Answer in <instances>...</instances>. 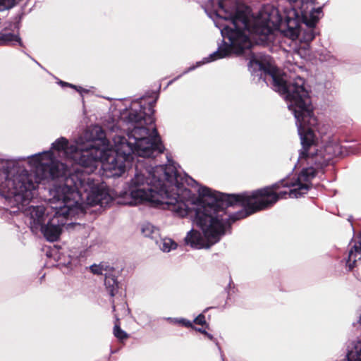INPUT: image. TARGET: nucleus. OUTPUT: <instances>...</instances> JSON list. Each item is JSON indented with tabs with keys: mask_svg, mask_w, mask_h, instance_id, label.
<instances>
[{
	"mask_svg": "<svg viewBox=\"0 0 361 361\" xmlns=\"http://www.w3.org/2000/svg\"><path fill=\"white\" fill-rule=\"evenodd\" d=\"M357 259L353 255V250H350L348 259L346 260V266L348 267L349 271H352L356 267Z\"/></svg>",
	"mask_w": 361,
	"mask_h": 361,
	"instance_id": "nucleus-28",
	"label": "nucleus"
},
{
	"mask_svg": "<svg viewBox=\"0 0 361 361\" xmlns=\"http://www.w3.org/2000/svg\"><path fill=\"white\" fill-rule=\"evenodd\" d=\"M66 165L62 161L56 159L55 156L49 158L47 164L42 165L39 167V173H40L42 181L48 180H59L58 182L53 185V187L49 189V194L51 195V190L54 189L56 185L63 184L65 178H67L66 175ZM72 174H71V176ZM68 176V177H69Z\"/></svg>",
	"mask_w": 361,
	"mask_h": 361,
	"instance_id": "nucleus-15",
	"label": "nucleus"
},
{
	"mask_svg": "<svg viewBox=\"0 0 361 361\" xmlns=\"http://www.w3.org/2000/svg\"><path fill=\"white\" fill-rule=\"evenodd\" d=\"M296 168H301L296 178H293L290 183H285L286 187H295L289 190L290 197L299 198L307 194L312 189V180L317 176L318 171L312 167L304 164H298Z\"/></svg>",
	"mask_w": 361,
	"mask_h": 361,
	"instance_id": "nucleus-13",
	"label": "nucleus"
},
{
	"mask_svg": "<svg viewBox=\"0 0 361 361\" xmlns=\"http://www.w3.org/2000/svg\"><path fill=\"white\" fill-rule=\"evenodd\" d=\"M359 323L361 325V314L360 315V317H359Z\"/></svg>",
	"mask_w": 361,
	"mask_h": 361,
	"instance_id": "nucleus-41",
	"label": "nucleus"
},
{
	"mask_svg": "<svg viewBox=\"0 0 361 361\" xmlns=\"http://www.w3.org/2000/svg\"><path fill=\"white\" fill-rule=\"evenodd\" d=\"M18 4V0H0V11H4L13 8Z\"/></svg>",
	"mask_w": 361,
	"mask_h": 361,
	"instance_id": "nucleus-26",
	"label": "nucleus"
},
{
	"mask_svg": "<svg viewBox=\"0 0 361 361\" xmlns=\"http://www.w3.org/2000/svg\"><path fill=\"white\" fill-rule=\"evenodd\" d=\"M56 205L52 208L54 214L49 216L44 206H26L23 209L25 214L30 216V228L32 233L37 234L40 232L48 242H55L59 238L63 228L67 231L81 230L84 226L80 223L69 221V217L75 216L73 207H69L66 202L61 198H53ZM20 209L19 210H20Z\"/></svg>",
	"mask_w": 361,
	"mask_h": 361,
	"instance_id": "nucleus-8",
	"label": "nucleus"
},
{
	"mask_svg": "<svg viewBox=\"0 0 361 361\" xmlns=\"http://www.w3.org/2000/svg\"><path fill=\"white\" fill-rule=\"evenodd\" d=\"M114 335L119 341H123L128 338L129 335L118 324H115L114 327Z\"/></svg>",
	"mask_w": 361,
	"mask_h": 361,
	"instance_id": "nucleus-25",
	"label": "nucleus"
},
{
	"mask_svg": "<svg viewBox=\"0 0 361 361\" xmlns=\"http://www.w3.org/2000/svg\"><path fill=\"white\" fill-rule=\"evenodd\" d=\"M71 146H74L73 145H70L67 138L64 137H60L56 139L51 146L49 150H55L58 152H63L66 154L68 158L71 159Z\"/></svg>",
	"mask_w": 361,
	"mask_h": 361,
	"instance_id": "nucleus-18",
	"label": "nucleus"
},
{
	"mask_svg": "<svg viewBox=\"0 0 361 361\" xmlns=\"http://www.w3.org/2000/svg\"><path fill=\"white\" fill-rule=\"evenodd\" d=\"M84 143L88 145L89 148L105 151L106 154H114V146L111 147L106 133L100 126H95L92 129L85 131L84 134Z\"/></svg>",
	"mask_w": 361,
	"mask_h": 361,
	"instance_id": "nucleus-16",
	"label": "nucleus"
},
{
	"mask_svg": "<svg viewBox=\"0 0 361 361\" xmlns=\"http://www.w3.org/2000/svg\"><path fill=\"white\" fill-rule=\"evenodd\" d=\"M15 28H16V29L19 30V28H20V23H19V22H18L17 23H16V25H15Z\"/></svg>",
	"mask_w": 361,
	"mask_h": 361,
	"instance_id": "nucleus-38",
	"label": "nucleus"
},
{
	"mask_svg": "<svg viewBox=\"0 0 361 361\" xmlns=\"http://www.w3.org/2000/svg\"><path fill=\"white\" fill-rule=\"evenodd\" d=\"M142 233L147 238H155L159 230L150 223H145L141 228Z\"/></svg>",
	"mask_w": 361,
	"mask_h": 361,
	"instance_id": "nucleus-21",
	"label": "nucleus"
},
{
	"mask_svg": "<svg viewBox=\"0 0 361 361\" xmlns=\"http://www.w3.org/2000/svg\"><path fill=\"white\" fill-rule=\"evenodd\" d=\"M35 63H37V65H38V66H39V67H41L42 68L44 69V68L42 67V66L39 63H38L37 61H35Z\"/></svg>",
	"mask_w": 361,
	"mask_h": 361,
	"instance_id": "nucleus-40",
	"label": "nucleus"
},
{
	"mask_svg": "<svg viewBox=\"0 0 361 361\" xmlns=\"http://www.w3.org/2000/svg\"><path fill=\"white\" fill-rule=\"evenodd\" d=\"M51 196L63 200L70 208L74 209L76 215L83 213L85 201L92 206H102L112 200L109 190L104 185L90 178H80L76 174L65 178L63 184L56 185L51 190Z\"/></svg>",
	"mask_w": 361,
	"mask_h": 361,
	"instance_id": "nucleus-9",
	"label": "nucleus"
},
{
	"mask_svg": "<svg viewBox=\"0 0 361 361\" xmlns=\"http://www.w3.org/2000/svg\"><path fill=\"white\" fill-rule=\"evenodd\" d=\"M160 154H159V155ZM154 157H141L135 154L132 161L130 169L133 166L135 159V173L128 183L126 193L135 203L142 202H153L156 196H160L164 200L166 208L171 210L173 215L184 217L188 215V206L186 198L183 196L188 195L191 191L184 187V182L191 187L199 186V183L185 173L184 177L179 173L176 163L167 156V164H148L142 159H154Z\"/></svg>",
	"mask_w": 361,
	"mask_h": 361,
	"instance_id": "nucleus-2",
	"label": "nucleus"
},
{
	"mask_svg": "<svg viewBox=\"0 0 361 361\" xmlns=\"http://www.w3.org/2000/svg\"><path fill=\"white\" fill-rule=\"evenodd\" d=\"M183 72L180 74L179 75L176 76V78H174L173 80H171L168 83H167V85H166V87H169V85H171L174 81L177 80L178 79H179L180 78H181L183 75Z\"/></svg>",
	"mask_w": 361,
	"mask_h": 361,
	"instance_id": "nucleus-36",
	"label": "nucleus"
},
{
	"mask_svg": "<svg viewBox=\"0 0 361 361\" xmlns=\"http://www.w3.org/2000/svg\"><path fill=\"white\" fill-rule=\"evenodd\" d=\"M157 90L156 91L148 90L142 96L133 100L130 105H131V107L135 106L137 105L139 103H141L142 99H145V98L152 97H153V95H157Z\"/></svg>",
	"mask_w": 361,
	"mask_h": 361,
	"instance_id": "nucleus-27",
	"label": "nucleus"
},
{
	"mask_svg": "<svg viewBox=\"0 0 361 361\" xmlns=\"http://www.w3.org/2000/svg\"><path fill=\"white\" fill-rule=\"evenodd\" d=\"M16 171L15 161L0 160V196L8 200L11 207L16 206L20 209L19 200L24 198L23 191L25 194L30 193L29 190H26L23 181H26L28 187H32V183H29L26 173L15 176Z\"/></svg>",
	"mask_w": 361,
	"mask_h": 361,
	"instance_id": "nucleus-10",
	"label": "nucleus"
},
{
	"mask_svg": "<svg viewBox=\"0 0 361 361\" xmlns=\"http://www.w3.org/2000/svg\"><path fill=\"white\" fill-rule=\"evenodd\" d=\"M285 183H290V181L286 180L285 178H282L279 182L271 185L254 190L263 210L271 208L279 200L286 198L287 195H289V191L283 190L279 192L274 191V190H276L280 187L286 188L283 185Z\"/></svg>",
	"mask_w": 361,
	"mask_h": 361,
	"instance_id": "nucleus-14",
	"label": "nucleus"
},
{
	"mask_svg": "<svg viewBox=\"0 0 361 361\" xmlns=\"http://www.w3.org/2000/svg\"><path fill=\"white\" fill-rule=\"evenodd\" d=\"M58 84L60 85L63 87H68L71 88L76 87L75 85H73V84H71V83H69V82H65V81H63L61 80H59Z\"/></svg>",
	"mask_w": 361,
	"mask_h": 361,
	"instance_id": "nucleus-33",
	"label": "nucleus"
},
{
	"mask_svg": "<svg viewBox=\"0 0 361 361\" xmlns=\"http://www.w3.org/2000/svg\"><path fill=\"white\" fill-rule=\"evenodd\" d=\"M73 89L75 90L78 92H79L81 96H82V93H87L89 92L88 90L78 85H76V87H73Z\"/></svg>",
	"mask_w": 361,
	"mask_h": 361,
	"instance_id": "nucleus-34",
	"label": "nucleus"
},
{
	"mask_svg": "<svg viewBox=\"0 0 361 361\" xmlns=\"http://www.w3.org/2000/svg\"><path fill=\"white\" fill-rule=\"evenodd\" d=\"M104 285L110 296L114 297L119 288L117 276L113 273H105Z\"/></svg>",
	"mask_w": 361,
	"mask_h": 361,
	"instance_id": "nucleus-19",
	"label": "nucleus"
},
{
	"mask_svg": "<svg viewBox=\"0 0 361 361\" xmlns=\"http://www.w3.org/2000/svg\"><path fill=\"white\" fill-rule=\"evenodd\" d=\"M90 271L92 274L97 275L102 274V263L99 264H94L90 267Z\"/></svg>",
	"mask_w": 361,
	"mask_h": 361,
	"instance_id": "nucleus-31",
	"label": "nucleus"
},
{
	"mask_svg": "<svg viewBox=\"0 0 361 361\" xmlns=\"http://www.w3.org/2000/svg\"><path fill=\"white\" fill-rule=\"evenodd\" d=\"M165 319L172 324H178L186 328L192 326V322L183 317H166Z\"/></svg>",
	"mask_w": 361,
	"mask_h": 361,
	"instance_id": "nucleus-22",
	"label": "nucleus"
},
{
	"mask_svg": "<svg viewBox=\"0 0 361 361\" xmlns=\"http://www.w3.org/2000/svg\"><path fill=\"white\" fill-rule=\"evenodd\" d=\"M205 238L209 241V243L205 244L203 242L202 235L198 231L191 229L187 233V235L184 238V241L187 245H190L194 249H209L214 244H212V240L210 239L207 238Z\"/></svg>",
	"mask_w": 361,
	"mask_h": 361,
	"instance_id": "nucleus-17",
	"label": "nucleus"
},
{
	"mask_svg": "<svg viewBox=\"0 0 361 361\" xmlns=\"http://www.w3.org/2000/svg\"><path fill=\"white\" fill-rule=\"evenodd\" d=\"M231 287V282L228 283V285L226 286V288H225V291L228 293V294L229 293L228 292V289L230 288Z\"/></svg>",
	"mask_w": 361,
	"mask_h": 361,
	"instance_id": "nucleus-37",
	"label": "nucleus"
},
{
	"mask_svg": "<svg viewBox=\"0 0 361 361\" xmlns=\"http://www.w3.org/2000/svg\"><path fill=\"white\" fill-rule=\"evenodd\" d=\"M190 329H192L197 332H200V334H203L207 338H208L209 340L216 342V344L218 345V342H217L216 339L214 337V336L212 334L207 332L206 331V329H204L203 328H200V327H197L193 324H192V326H190Z\"/></svg>",
	"mask_w": 361,
	"mask_h": 361,
	"instance_id": "nucleus-29",
	"label": "nucleus"
},
{
	"mask_svg": "<svg viewBox=\"0 0 361 361\" xmlns=\"http://www.w3.org/2000/svg\"><path fill=\"white\" fill-rule=\"evenodd\" d=\"M221 1L226 11L231 13L240 11L245 14L247 18V33L252 43V47L255 46V42L250 35L252 32L257 35L268 37L272 34L274 30H276L286 37L296 36L298 32L299 20H302V18H299L298 12L290 1L288 5L283 6L281 10L274 6L264 7L260 12L261 17L255 19L251 17L250 12L247 8H242L237 5L229 6L228 0H214V4H217L219 9V3ZM300 13L302 14V11ZM300 17H302V15Z\"/></svg>",
	"mask_w": 361,
	"mask_h": 361,
	"instance_id": "nucleus-6",
	"label": "nucleus"
},
{
	"mask_svg": "<svg viewBox=\"0 0 361 361\" xmlns=\"http://www.w3.org/2000/svg\"><path fill=\"white\" fill-rule=\"evenodd\" d=\"M160 88L161 85L158 87L154 100L149 103L148 113L146 112L145 105L142 103L133 107L129 105L120 110L119 120L133 128L132 132L128 133L127 139L133 140L134 150L137 155L141 157H154L163 153L165 149L157 128L154 126L150 130L147 128V126L155 123L154 106L159 97Z\"/></svg>",
	"mask_w": 361,
	"mask_h": 361,
	"instance_id": "nucleus-5",
	"label": "nucleus"
},
{
	"mask_svg": "<svg viewBox=\"0 0 361 361\" xmlns=\"http://www.w3.org/2000/svg\"><path fill=\"white\" fill-rule=\"evenodd\" d=\"M26 55H27L34 62L36 61L34 58H32L31 56H30L28 54L24 52Z\"/></svg>",
	"mask_w": 361,
	"mask_h": 361,
	"instance_id": "nucleus-39",
	"label": "nucleus"
},
{
	"mask_svg": "<svg viewBox=\"0 0 361 361\" xmlns=\"http://www.w3.org/2000/svg\"><path fill=\"white\" fill-rule=\"evenodd\" d=\"M314 0H298L292 2L295 10L298 12L299 18L302 11V20H300L298 32L296 36L289 37L291 39H300L301 42L309 43L316 37L317 32L314 28L319 20L323 16V6L317 8L314 7Z\"/></svg>",
	"mask_w": 361,
	"mask_h": 361,
	"instance_id": "nucleus-12",
	"label": "nucleus"
},
{
	"mask_svg": "<svg viewBox=\"0 0 361 361\" xmlns=\"http://www.w3.org/2000/svg\"><path fill=\"white\" fill-rule=\"evenodd\" d=\"M59 260H60L59 265L63 264V266H68V265L71 264V259L70 258V256H68L67 259H64V261H63V262L61 261V257H59Z\"/></svg>",
	"mask_w": 361,
	"mask_h": 361,
	"instance_id": "nucleus-35",
	"label": "nucleus"
},
{
	"mask_svg": "<svg viewBox=\"0 0 361 361\" xmlns=\"http://www.w3.org/2000/svg\"><path fill=\"white\" fill-rule=\"evenodd\" d=\"M284 93H279L287 102L288 108L295 119L301 149L293 173L298 164L305 163L318 172L328 166L334 157L342 154L340 145L326 144L323 148L317 147V136L312 129L317 125L310 97V90L306 80L300 76L293 78L286 87Z\"/></svg>",
	"mask_w": 361,
	"mask_h": 361,
	"instance_id": "nucleus-4",
	"label": "nucleus"
},
{
	"mask_svg": "<svg viewBox=\"0 0 361 361\" xmlns=\"http://www.w3.org/2000/svg\"><path fill=\"white\" fill-rule=\"evenodd\" d=\"M197 193L199 197L192 202L196 205L193 221L212 244L231 234L235 221L263 211L254 190L225 193L200 185Z\"/></svg>",
	"mask_w": 361,
	"mask_h": 361,
	"instance_id": "nucleus-3",
	"label": "nucleus"
},
{
	"mask_svg": "<svg viewBox=\"0 0 361 361\" xmlns=\"http://www.w3.org/2000/svg\"><path fill=\"white\" fill-rule=\"evenodd\" d=\"M15 42H18L20 47H25V45L18 34H14L12 32L0 33V44H13Z\"/></svg>",
	"mask_w": 361,
	"mask_h": 361,
	"instance_id": "nucleus-20",
	"label": "nucleus"
},
{
	"mask_svg": "<svg viewBox=\"0 0 361 361\" xmlns=\"http://www.w3.org/2000/svg\"><path fill=\"white\" fill-rule=\"evenodd\" d=\"M114 154H106L105 151L89 148L83 142L71 146V159L84 168L95 169L99 161L104 165V169L110 172V176L120 177L130 167L135 153L132 141L125 136L114 138Z\"/></svg>",
	"mask_w": 361,
	"mask_h": 361,
	"instance_id": "nucleus-7",
	"label": "nucleus"
},
{
	"mask_svg": "<svg viewBox=\"0 0 361 361\" xmlns=\"http://www.w3.org/2000/svg\"><path fill=\"white\" fill-rule=\"evenodd\" d=\"M213 308L212 307H207L204 310L203 312L199 314L192 322V324H195L197 325L204 326L206 329H209V324L207 322L205 319L204 313L207 312L209 310Z\"/></svg>",
	"mask_w": 361,
	"mask_h": 361,
	"instance_id": "nucleus-23",
	"label": "nucleus"
},
{
	"mask_svg": "<svg viewBox=\"0 0 361 361\" xmlns=\"http://www.w3.org/2000/svg\"><path fill=\"white\" fill-rule=\"evenodd\" d=\"M221 359H222L223 361H224V355H221Z\"/></svg>",
	"mask_w": 361,
	"mask_h": 361,
	"instance_id": "nucleus-43",
	"label": "nucleus"
},
{
	"mask_svg": "<svg viewBox=\"0 0 361 361\" xmlns=\"http://www.w3.org/2000/svg\"><path fill=\"white\" fill-rule=\"evenodd\" d=\"M176 247V243L171 238H166L162 240L161 250L165 252H169L172 250H175Z\"/></svg>",
	"mask_w": 361,
	"mask_h": 361,
	"instance_id": "nucleus-24",
	"label": "nucleus"
},
{
	"mask_svg": "<svg viewBox=\"0 0 361 361\" xmlns=\"http://www.w3.org/2000/svg\"><path fill=\"white\" fill-rule=\"evenodd\" d=\"M223 6L221 1L219 3V9L214 11L216 18L229 21L231 23V25H219L214 19L216 27L221 30L223 37L221 42L218 44L215 51L201 61H197L195 65L187 68L183 71V74L218 59L233 56L244 57L248 60L247 69L254 83L264 84L279 94L284 93L286 85L292 78L275 67L271 63L269 56L252 51V43L247 33V18L245 14L240 11L235 13L226 11Z\"/></svg>",
	"mask_w": 361,
	"mask_h": 361,
	"instance_id": "nucleus-1",
	"label": "nucleus"
},
{
	"mask_svg": "<svg viewBox=\"0 0 361 361\" xmlns=\"http://www.w3.org/2000/svg\"><path fill=\"white\" fill-rule=\"evenodd\" d=\"M357 238V242L350 250H353L355 257H356L357 255H361V233L358 235Z\"/></svg>",
	"mask_w": 361,
	"mask_h": 361,
	"instance_id": "nucleus-30",
	"label": "nucleus"
},
{
	"mask_svg": "<svg viewBox=\"0 0 361 361\" xmlns=\"http://www.w3.org/2000/svg\"><path fill=\"white\" fill-rule=\"evenodd\" d=\"M51 157H54V152L51 150H48L27 157H18L16 159H8L16 163L17 171L14 173V176L26 173L29 183H32L31 188V186H27L25 180L23 181L26 190H29L30 193L24 194V191H23L22 196H25V198L19 200L21 209L28 205L30 200L33 198V191L38 188V184L42 182L41 176L39 173V167L42 165L47 164V161L44 162L43 161H48Z\"/></svg>",
	"mask_w": 361,
	"mask_h": 361,
	"instance_id": "nucleus-11",
	"label": "nucleus"
},
{
	"mask_svg": "<svg viewBox=\"0 0 361 361\" xmlns=\"http://www.w3.org/2000/svg\"><path fill=\"white\" fill-rule=\"evenodd\" d=\"M102 271H106V273H113L115 271L114 267L102 262Z\"/></svg>",
	"mask_w": 361,
	"mask_h": 361,
	"instance_id": "nucleus-32",
	"label": "nucleus"
},
{
	"mask_svg": "<svg viewBox=\"0 0 361 361\" xmlns=\"http://www.w3.org/2000/svg\"><path fill=\"white\" fill-rule=\"evenodd\" d=\"M290 176V174H288V176ZM287 178H288V177H286V178H285L286 180H288V181H290V180H287Z\"/></svg>",
	"mask_w": 361,
	"mask_h": 361,
	"instance_id": "nucleus-42",
	"label": "nucleus"
}]
</instances>
